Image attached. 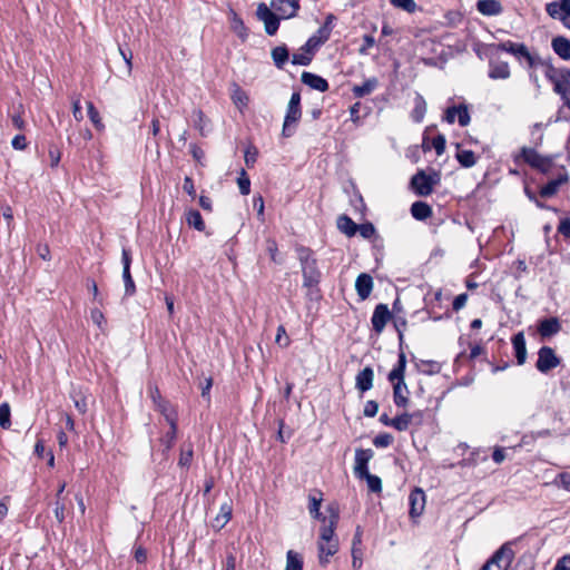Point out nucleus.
<instances>
[{
  "label": "nucleus",
  "instance_id": "de8ad7c7",
  "mask_svg": "<svg viewBox=\"0 0 570 570\" xmlns=\"http://www.w3.org/2000/svg\"><path fill=\"white\" fill-rule=\"evenodd\" d=\"M0 426L4 430H8L11 426L10 406L8 403H2L0 405Z\"/></svg>",
  "mask_w": 570,
  "mask_h": 570
},
{
  "label": "nucleus",
  "instance_id": "39448f33",
  "mask_svg": "<svg viewBox=\"0 0 570 570\" xmlns=\"http://www.w3.org/2000/svg\"><path fill=\"white\" fill-rule=\"evenodd\" d=\"M440 181L439 174L426 175L424 170H419L411 179V186L416 195L429 196L433 193V188Z\"/></svg>",
  "mask_w": 570,
  "mask_h": 570
},
{
  "label": "nucleus",
  "instance_id": "0eeeda50",
  "mask_svg": "<svg viewBox=\"0 0 570 570\" xmlns=\"http://www.w3.org/2000/svg\"><path fill=\"white\" fill-rule=\"evenodd\" d=\"M301 95L299 92H293L287 106V111L283 125V135L285 137L292 136L293 129L291 126L292 124H296L301 119Z\"/></svg>",
  "mask_w": 570,
  "mask_h": 570
},
{
  "label": "nucleus",
  "instance_id": "423d86ee",
  "mask_svg": "<svg viewBox=\"0 0 570 570\" xmlns=\"http://www.w3.org/2000/svg\"><path fill=\"white\" fill-rule=\"evenodd\" d=\"M514 553L508 544L500 547L481 570H508Z\"/></svg>",
  "mask_w": 570,
  "mask_h": 570
},
{
  "label": "nucleus",
  "instance_id": "dca6fc26",
  "mask_svg": "<svg viewBox=\"0 0 570 570\" xmlns=\"http://www.w3.org/2000/svg\"><path fill=\"white\" fill-rule=\"evenodd\" d=\"M374 380L373 368L370 366L364 367L360 371L355 377V387L364 393L372 389Z\"/></svg>",
  "mask_w": 570,
  "mask_h": 570
},
{
  "label": "nucleus",
  "instance_id": "2f4dec72",
  "mask_svg": "<svg viewBox=\"0 0 570 570\" xmlns=\"http://www.w3.org/2000/svg\"><path fill=\"white\" fill-rule=\"evenodd\" d=\"M187 224L194 227L198 232H203L205 229V223L200 213L196 209H190L186 213Z\"/></svg>",
  "mask_w": 570,
  "mask_h": 570
},
{
  "label": "nucleus",
  "instance_id": "e433bc0d",
  "mask_svg": "<svg viewBox=\"0 0 570 570\" xmlns=\"http://www.w3.org/2000/svg\"><path fill=\"white\" fill-rule=\"evenodd\" d=\"M326 511L328 513V518H326V522L323 524L322 528H331V529L335 530V528L338 523V519H340V510H338L337 504H335V503L330 504L327 507Z\"/></svg>",
  "mask_w": 570,
  "mask_h": 570
},
{
  "label": "nucleus",
  "instance_id": "864d4df0",
  "mask_svg": "<svg viewBox=\"0 0 570 570\" xmlns=\"http://www.w3.org/2000/svg\"><path fill=\"white\" fill-rule=\"evenodd\" d=\"M357 232L363 238L368 239L375 234V227L372 223H364L357 225Z\"/></svg>",
  "mask_w": 570,
  "mask_h": 570
},
{
  "label": "nucleus",
  "instance_id": "37998d69",
  "mask_svg": "<svg viewBox=\"0 0 570 570\" xmlns=\"http://www.w3.org/2000/svg\"><path fill=\"white\" fill-rule=\"evenodd\" d=\"M390 3L397 9H402L409 13H413L417 9V4L414 0H390Z\"/></svg>",
  "mask_w": 570,
  "mask_h": 570
},
{
  "label": "nucleus",
  "instance_id": "c03bdc74",
  "mask_svg": "<svg viewBox=\"0 0 570 570\" xmlns=\"http://www.w3.org/2000/svg\"><path fill=\"white\" fill-rule=\"evenodd\" d=\"M87 109H88V116H89V119L91 120V122L94 124V126L98 129V130H102L104 129V124L101 121V118H100V115H99V111L96 109V107L94 106L92 102H87Z\"/></svg>",
  "mask_w": 570,
  "mask_h": 570
},
{
  "label": "nucleus",
  "instance_id": "aec40b11",
  "mask_svg": "<svg viewBox=\"0 0 570 570\" xmlns=\"http://www.w3.org/2000/svg\"><path fill=\"white\" fill-rule=\"evenodd\" d=\"M355 289L361 299H366L373 289V278L368 274H360L355 281Z\"/></svg>",
  "mask_w": 570,
  "mask_h": 570
},
{
  "label": "nucleus",
  "instance_id": "f704fd0d",
  "mask_svg": "<svg viewBox=\"0 0 570 570\" xmlns=\"http://www.w3.org/2000/svg\"><path fill=\"white\" fill-rule=\"evenodd\" d=\"M194 456L193 444H184L180 449V454L178 459V465L181 468H189Z\"/></svg>",
  "mask_w": 570,
  "mask_h": 570
},
{
  "label": "nucleus",
  "instance_id": "4be33fe9",
  "mask_svg": "<svg viewBox=\"0 0 570 570\" xmlns=\"http://www.w3.org/2000/svg\"><path fill=\"white\" fill-rule=\"evenodd\" d=\"M476 9L483 16H498L503 11L502 4L498 0H479Z\"/></svg>",
  "mask_w": 570,
  "mask_h": 570
},
{
  "label": "nucleus",
  "instance_id": "412c9836",
  "mask_svg": "<svg viewBox=\"0 0 570 570\" xmlns=\"http://www.w3.org/2000/svg\"><path fill=\"white\" fill-rule=\"evenodd\" d=\"M233 507L230 502H224L220 505L219 513L215 517L213 521V527L219 531L222 530L232 519Z\"/></svg>",
  "mask_w": 570,
  "mask_h": 570
},
{
  "label": "nucleus",
  "instance_id": "8fccbe9b",
  "mask_svg": "<svg viewBox=\"0 0 570 570\" xmlns=\"http://www.w3.org/2000/svg\"><path fill=\"white\" fill-rule=\"evenodd\" d=\"M238 188L242 195H248L250 191V180L246 171L243 169L237 179Z\"/></svg>",
  "mask_w": 570,
  "mask_h": 570
},
{
  "label": "nucleus",
  "instance_id": "9b49d317",
  "mask_svg": "<svg viewBox=\"0 0 570 570\" xmlns=\"http://www.w3.org/2000/svg\"><path fill=\"white\" fill-rule=\"evenodd\" d=\"M271 6L283 19L295 17L299 9L298 0H272Z\"/></svg>",
  "mask_w": 570,
  "mask_h": 570
},
{
  "label": "nucleus",
  "instance_id": "4d7b16f0",
  "mask_svg": "<svg viewBox=\"0 0 570 570\" xmlns=\"http://www.w3.org/2000/svg\"><path fill=\"white\" fill-rule=\"evenodd\" d=\"M445 137L443 135H438L432 139V146L435 149V153L440 156L445 150Z\"/></svg>",
  "mask_w": 570,
  "mask_h": 570
},
{
  "label": "nucleus",
  "instance_id": "1a4fd4ad",
  "mask_svg": "<svg viewBox=\"0 0 570 570\" xmlns=\"http://www.w3.org/2000/svg\"><path fill=\"white\" fill-rule=\"evenodd\" d=\"M561 360L556 355L550 346H542L538 352L535 367L541 373H548L559 366Z\"/></svg>",
  "mask_w": 570,
  "mask_h": 570
},
{
  "label": "nucleus",
  "instance_id": "c85d7f7f",
  "mask_svg": "<svg viewBox=\"0 0 570 570\" xmlns=\"http://www.w3.org/2000/svg\"><path fill=\"white\" fill-rule=\"evenodd\" d=\"M155 407L164 415L168 424L177 423V412L168 401L164 399Z\"/></svg>",
  "mask_w": 570,
  "mask_h": 570
},
{
  "label": "nucleus",
  "instance_id": "49530a36",
  "mask_svg": "<svg viewBox=\"0 0 570 570\" xmlns=\"http://www.w3.org/2000/svg\"><path fill=\"white\" fill-rule=\"evenodd\" d=\"M360 479L366 480L370 491L374 493H379L382 491V481L379 476L373 475L368 472L366 476H361Z\"/></svg>",
  "mask_w": 570,
  "mask_h": 570
},
{
  "label": "nucleus",
  "instance_id": "72a5a7b5",
  "mask_svg": "<svg viewBox=\"0 0 570 570\" xmlns=\"http://www.w3.org/2000/svg\"><path fill=\"white\" fill-rule=\"evenodd\" d=\"M415 413H402L393 419V426L397 431H406L412 423Z\"/></svg>",
  "mask_w": 570,
  "mask_h": 570
},
{
  "label": "nucleus",
  "instance_id": "6e6d98bb",
  "mask_svg": "<svg viewBox=\"0 0 570 570\" xmlns=\"http://www.w3.org/2000/svg\"><path fill=\"white\" fill-rule=\"evenodd\" d=\"M65 510H66V504L62 501V499H57L56 508H55V518L57 519V521L59 523H62L66 518Z\"/></svg>",
  "mask_w": 570,
  "mask_h": 570
},
{
  "label": "nucleus",
  "instance_id": "680f3d73",
  "mask_svg": "<svg viewBox=\"0 0 570 570\" xmlns=\"http://www.w3.org/2000/svg\"><path fill=\"white\" fill-rule=\"evenodd\" d=\"M406 320L403 318V317H397L395 321H394V327L397 332V336H399V341L402 343L403 342V338H404V330L406 327Z\"/></svg>",
  "mask_w": 570,
  "mask_h": 570
},
{
  "label": "nucleus",
  "instance_id": "6e6552de",
  "mask_svg": "<svg viewBox=\"0 0 570 570\" xmlns=\"http://www.w3.org/2000/svg\"><path fill=\"white\" fill-rule=\"evenodd\" d=\"M521 157L531 167L547 174L552 167V158L544 157L538 154L534 149L523 147L521 149Z\"/></svg>",
  "mask_w": 570,
  "mask_h": 570
},
{
  "label": "nucleus",
  "instance_id": "13d9d810",
  "mask_svg": "<svg viewBox=\"0 0 570 570\" xmlns=\"http://www.w3.org/2000/svg\"><path fill=\"white\" fill-rule=\"evenodd\" d=\"M377 411H379L377 402L370 400L365 403L363 413L367 417H374L377 414Z\"/></svg>",
  "mask_w": 570,
  "mask_h": 570
},
{
  "label": "nucleus",
  "instance_id": "e2e57ef3",
  "mask_svg": "<svg viewBox=\"0 0 570 570\" xmlns=\"http://www.w3.org/2000/svg\"><path fill=\"white\" fill-rule=\"evenodd\" d=\"M91 321L100 328H102V324L105 323V316L99 308H92L90 312Z\"/></svg>",
  "mask_w": 570,
  "mask_h": 570
},
{
  "label": "nucleus",
  "instance_id": "052dcab7",
  "mask_svg": "<svg viewBox=\"0 0 570 570\" xmlns=\"http://www.w3.org/2000/svg\"><path fill=\"white\" fill-rule=\"evenodd\" d=\"M148 393H149V396H150L154 405L158 404L160 401L164 400L158 386L155 384H151V383L148 384Z\"/></svg>",
  "mask_w": 570,
  "mask_h": 570
},
{
  "label": "nucleus",
  "instance_id": "20e7f679",
  "mask_svg": "<svg viewBox=\"0 0 570 570\" xmlns=\"http://www.w3.org/2000/svg\"><path fill=\"white\" fill-rule=\"evenodd\" d=\"M299 261L302 264L304 286L311 287L318 284L321 273L317 269L316 259L313 257L312 252L307 248H302L299 250Z\"/></svg>",
  "mask_w": 570,
  "mask_h": 570
},
{
  "label": "nucleus",
  "instance_id": "6ab92c4d",
  "mask_svg": "<svg viewBox=\"0 0 570 570\" xmlns=\"http://www.w3.org/2000/svg\"><path fill=\"white\" fill-rule=\"evenodd\" d=\"M568 179H569V176H568L567 171H564L563 174H560L557 178L551 179L550 181H548L547 185L541 187L540 196L548 198V197L556 195L557 191L559 190L560 186L566 184L568 181Z\"/></svg>",
  "mask_w": 570,
  "mask_h": 570
},
{
  "label": "nucleus",
  "instance_id": "bf43d9fd",
  "mask_svg": "<svg viewBox=\"0 0 570 570\" xmlns=\"http://www.w3.org/2000/svg\"><path fill=\"white\" fill-rule=\"evenodd\" d=\"M334 20L333 14H328L326 17V21L322 28L318 29V33L322 36L323 40H327L331 33V24Z\"/></svg>",
  "mask_w": 570,
  "mask_h": 570
},
{
  "label": "nucleus",
  "instance_id": "5fc2aeb1",
  "mask_svg": "<svg viewBox=\"0 0 570 570\" xmlns=\"http://www.w3.org/2000/svg\"><path fill=\"white\" fill-rule=\"evenodd\" d=\"M275 342L282 347H287L289 345V338L286 335V331L283 325H279L277 327V334L275 337Z\"/></svg>",
  "mask_w": 570,
  "mask_h": 570
},
{
  "label": "nucleus",
  "instance_id": "b1692460",
  "mask_svg": "<svg viewBox=\"0 0 570 570\" xmlns=\"http://www.w3.org/2000/svg\"><path fill=\"white\" fill-rule=\"evenodd\" d=\"M512 344L515 352L517 362L519 365L524 364L527 360V347H525V338L522 332L515 334L512 337Z\"/></svg>",
  "mask_w": 570,
  "mask_h": 570
},
{
  "label": "nucleus",
  "instance_id": "9d476101",
  "mask_svg": "<svg viewBox=\"0 0 570 570\" xmlns=\"http://www.w3.org/2000/svg\"><path fill=\"white\" fill-rule=\"evenodd\" d=\"M257 17L264 22L267 35L273 36L279 27V18L265 4L259 3L257 7Z\"/></svg>",
  "mask_w": 570,
  "mask_h": 570
},
{
  "label": "nucleus",
  "instance_id": "4c0bfd02",
  "mask_svg": "<svg viewBox=\"0 0 570 570\" xmlns=\"http://www.w3.org/2000/svg\"><path fill=\"white\" fill-rule=\"evenodd\" d=\"M322 500L323 499L321 493L318 498H316L315 495H309L308 510L313 518L321 520L323 523H325L326 517H323L322 513L320 512Z\"/></svg>",
  "mask_w": 570,
  "mask_h": 570
},
{
  "label": "nucleus",
  "instance_id": "69168bd1",
  "mask_svg": "<svg viewBox=\"0 0 570 570\" xmlns=\"http://www.w3.org/2000/svg\"><path fill=\"white\" fill-rule=\"evenodd\" d=\"M553 570H570V554H567V556H563L562 558H560Z\"/></svg>",
  "mask_w": 570,
  "mask_h": 570
},
{
  "label": "nucleus",
  "instance_id": "5701e85b",
  "mask_svg": "<svg viewBox=\"0 0 570 570\" xmlns=\"http://www.w3.org/2000/svg\"><path fill=\"white\" fill-rule=\"evenodd\" d=\"M561 326L556 317L546 318L540 322L538 332L542 337H550L560 331Z\"/></svg>",
  "mask_w": 570,
  "mask_h": 570
},
{
  "label": "nucleus",
  "instance_id": "f8f14e48",
  "mask_svg": "<svg viewBox=\"0 0 570 570\" xmlns=\"http://www.w3.org/2000/svg\"><path fill=\"white\" fill-rule=\"evenodd\" d=\"M392 314L385 304H379L375 306L371 322L373 330L381 334L386 326L387 322L391 320Z\"/></svg>",
  "mask_w": 570,
  "mask_h": 570
},
{
  "label": "nucleus",
  "instance_id": "a211bd4d",
  "mask_svg": "<svg viewBox=\"0 0 570 570\" xmlns=\"http://www.w3.org/2000/svg\"><path fill=\"white\" fill-rule=\"evenodd\" d=\"M554 53L562 60H570V40L563 36H557L551 40Z\"/></svg>",
  "mask_w": 570,
  "mask_h": 570
},
{
  "label": "nucleus",
  "instance_id": "f03ea898",
  "mask_svg": "<svg viewBox=\"0 0 570 570\" xmlns=\"http://www.w3.org/2000/svg\"><path fill=\"white\" fill-rule=\"evenodd\" d=\"M544 76L553 85V91L561 97L563 105L570 109V69L547 63Z\"/></svg>",
  "mask_w": 570,
  "mask_h": 570
},
{
  "label": "nucleus",
  "instance_id": "58836bf2",
  "mask_svg": "<svg viewBox=\"0 0 570 570\" xmlns=\"http://www.w3.org/2000/svg\"><path fill=\"white\" fill-rule=\"evenodd\" d=\"M456 159L462 167L470 168L476 163V157L472 150H459L456 153Z\"/></svg>",
  "mask_w": 570,
  "mask_h": 570
},
{
  "label": "nucleus",
  "instance_id": "a878e982",
  "mask_svg": "<svg viewBox=\"0 0 570 570\" xmlns=\"http://www.w3.org/2000/svg\"><path fill=\"white\" fill-rule=\"evenodd\" d=\"M377 83L379 82H377L376 78H370V79L365 80L362 85L354 86L352 89L353 95L356 98L365 97L375 90V88L377 87Z\"/></svg>",
  "mask_w": 570,
  "mask_h": 570
},
{
  "label": "nucleus",
  "instance_id": "09e8293b",
  "mask_svg": "<svg viewBox=\"0 0 570 570\" xmlns=\"http://www.w3.org/2000/svg\"><path fill=\"white\" fill-rule=\"evenodd\" d=\"M122 278L125 283V295L132 296L136 292V286L131 277L130 269L122 271Z\"/></svg>",
  "mask_w": 570,
  "mask_h": 570
},
{
  "label": "nucleus",
  "instance_id": "79ce46f5",
  "mask_svg": "<svg viewBox=\"0 0 570 570\" xmlns=\"http://www.w3.org/2000/svg\"><path fill=\"white\" fill-rule=\"evenodd\" d=\"M177 436V423L169 424V431L161 438V444L165 446V450L169 451Z\"/></svg>",
  "mask_w": 570,
  "mask_h": 570
},
{
  "label": "nucleus",
  "instance_id": "f3484780",
  "mask_svg": "<svg viewBox=\"0 0 570 570\" xmlns=\"http://www.w3.org/2000/svg\"><path fill=\"white\" fill-rule=\"evenodd\" d=\"M301 80L304 85L321 92H325L328 89V82L326 79L308 71H304L302 73Z\"/></svg>",
  "mask_w": 570,
  "mask_h": 570
},
{
  "label": "nucleus",
  "instance_id": "c9c22d12",
  "mask_svg": "<svg viewBox=\"0 0 570 570\" xmlns=\"http://www.w3.org/2000/svg\"><path fill=\"white\" fill-rule=\"evenodd\" d=\"M230 28L239 38L245 39L247 37V30L242 18L234 11H232Z\"/></svg>",
  "mask_w": 570,
  "mask_h": 570
},
{
  "label": "nucleus",
  "instance_id": "c756f323",
  "mask_svg": "<svg viewBox=\"0 0 570 570\" xmlns=\"http://www.w3.org/2000/svg\"><path fill=\"white\" fill-rule=\"evenodd\" d=\"M337 228L347 237H352L357 233V224L346 215H342L337 218Z\"/></svg>",
  "mask_w": 570,
  "mask_h": 570
},
{
  "label": "nucleus",
  "instance_id": "2eb2a0df",
  "mask_svg": "<svg viewBox=\"0 0 570 570\" xmlns=\"http://www.w3.org/2000/svg\"><path fill=\"white\" fill-rule=\"evenodd\" d=\"M521 63H525L529 68L544 67L548 62H544L539 56L532 55L529 49L521 45L518 55L514 56Z\"/></svg>",
  "mask_w": 570,
  "mask_h": 570
},
{
  "label": "nucleus",
  "instance_id": "bb28decb",
  "mask_svg": "<svg viewBox=\"0 0 570 570\" xmlns=\"http://www.w3.org/2000/svg\"><path fill=\"white\" fill-rule=\"evenodd\" d=\"M411 214L417 220H424L432 216V208L424 202H415L411 206Z\"/></svg>",
  "mask_w": 570,
  "mask_h": 570
},
{
  "label": "nucleus",
  "instance_id": "a18cd8bd",
  "mask_svg": "<svg viewBox=\"0 0 570 570\" xmlns=\"http://www.w3.org/2000/svg\"><path fill=\"white\" fill-rule=\"evenodd\" d=\"M313 52L308 50H303L302 52H296L292 56V63L298 66H307L312 61Z\"/></svg>",
  "mask_w": 570,
  "mask_h": 570
},
{
  "label": "nucleus",
  "instance_id": "774afa93",
  "mask_svg": "<svg viewBox=\"0 0 570 570\" xmlns=\"http://www.w3.org/2000/svg\"><path fill=\"white\" fill-rule=\"evenodd\" d=\"M558 232L564 237H570V218H564L560 222Z\"/></svg>",
  "mask_w": 570,
  "mask_h": 570
},
{
  "label": "nucleus",
  "instance_id": "a19ab883",
  "mask_svg": "<svg viewBox=\"0 0 570 570\" xmlns=\"http://www.w3.org/2000/svg\"><path fill=\"white\" fill-rule=\"evenodd\" d=\"M303 560L301 556L293 550L287 551L285 570H302Z\"/></svg>",
  "mask_w": 570,
  "mask_h": 570
},
{
  "label": "nucleus",
  "instance_id": "7ed1b4c3",
  "mask_svg": "<svg viewBox=\"0 0 570 570\" xmlns=\"http://www.w3.org/2000/svg\"><path fill=\"white\" fill-rule=\"evenodd\" d=\"M338 550V540L335 538V530L331 528H321L318 540V559L322 566L330 562Z\"/></svg>",
  "mask_w": 570,
  "mask_h": 570
},
{
  "label": "nucleus",
  "instance_id": "cd10ccee",
  "mask_svg": "<svg viewBox=\"0 0 570 570\" xmlns=\"http://www.w3.org/2000/svg\"><path fill=\"white\" fill-rule=\"evenodd\" d=\"M546 11L551 18L560 20L561 22L568 19L567 16H569L566 11L562 0L560 2L554 1L548 3L546 6Z\"/></svg>",
  "mask_w": 570,
  "mask_h": 570
},
{
  "label": "nucleus",
  "instance_id": "473e14b6",
  "mask_svg": "<svg viewBox=\"0 0 570 570\" xmlns=\"http://www.w3.org/2000/svg\"><path fill=\"white\" fill-rule=\"evenodd\" d=\"M232 100L239 110H243L248 105L247 94L237 85L234 86Z\"/></svg>",
  "mask_w": 570,
  "mask_h": 570
},
{
  "label": "nucleus",
  "instance_id": "3c124183",
  "mask_svg": "<svg viewBox=\"0 0 570 570\" xmlns=\"http://www.w3.org/2000/svg\"><path fill=\"white\" fill-rule=\"evenodd\" d=\"M458 122L461 127H465L470 124L471 117L465 105L458 106Z\"/></svg>",
  "mask_w": 570,
  "mask_h": 570
},
{
  "label": "nucleus",
  "instance_id": "0e129e2a",
  "mask_svg": "<svg viewBox=\"0 0 570 570\" xmlns=\"http://www.w3.org/2000/svg\"><path fill=\"white\" fill-rule=\"evenodd\" d=\"M522 43H515L512 41H507L500 45V48L513 56L518 55L519 48H521Z\"/></svg>",
  "mask_w": 570,
  "mask_h": 570
},
{
  "label": "nucleus",
  "instance_id": "7c9ffc66",
  "mask_svg": "<svg viewBox=\"0 0 570 570\" xmlns=\"http://www.w3.org/2000/svg\"><path fill=\"white\" fill-rule=\"evenodd\" d=\"M426 112V101L422 95L416 94L414 98V108L412 111V118L415 122H421Z\"/></svg>",
  "mask_w": 570,
  "mask_h": 570
},
{
  "label": "nucleus",
  "instance_id": "338daca9",
  "mask_svg": "<svg viewBox=\"0 0 570 570\" xmlns=\"http://www.w3.org/2000/svg\"><path fill=\"white\" fill-rule=\"evenodd\" d=\"M558 482L562 489L570 492V473L562 472L558 475Z\"/></svg>",
  "mask_w": 570,
  "mask_h": 570
},
{
  "label": "nucleus",
  "instance_id": "f257e3e1",
  "mask_svg": "<svg viewBox=\"0 0 570 570\" xmlns=\"http://www.w3.org/2000/svg\"><path fill=\"white\" fill-rule=\"evenodd\" d=\"M406 367V356L404 352L399 354L397 364L389 373V381L393 383V401L397 407L409 405V390L404 381Z\"/></svg>",
  "mask_w": 570,
  "mask_h": 570
},
{
  "label": "nucleus",
  "instance_id": "603ef678",
  "mask_svg": "<svg viewBox=\"0 0 570 570\" xmlns=\"http://www.w3.org/2000/svg\"><path fill=\"white\" fill-rule=\"evenodd\" d=\"M392 442H393V436L391 434H389V433H380L373 440V444L376 448H386Z\"/></svg>",
  "mask_w": 570,
  "mask_h": 570
},
{
  "label": "nucleus",
  "instance_id": "4468645a",
  "mask_svg": "<svg viewBox=\"0 0 570 570\" xmlns=\"http://www.w3.org/2000/svg\"><path fill=\"white\" fill-rule=\"evenodd\" d=\"M411 518L420 517L425 508V493L422 489L415 488L409 497Z\"/></svg>",
  "mask_w": 570,
  "mask_h": 570
},
{
  "label": "nucleus",
  "instance_id": "393cba45",
  "mask_svg": "<svg viewBox=\"0 0 570 570\" xmlns=\"http://www.w3.org/2000/svg\"><path fill=\"white\" fill-rule=\"evenodd\" d=\"M489 77L492 79H507L510 77V67L508 62H491Z\"/></svg>",
  "mask_w": 570,
  "mask_h": 570
},
{
  "label": "nucleus",
  "instance_id": "ea45409f",
  "mask_svg": "<svg viewBox=\"0 0 570 570\" xmlns=\"http://www.w3.org/2000/svg\"><path fill=\"white\" fill-rule=\"evenodd\" d=\"M272 58L276 67L282 68L288 60V50L285 46H278L272 50Z\"/></svg>",
  "mask_w": 570,
  "mask_h": 570
},
{
  "label": "nucleus",
  "instance_id": "ddd939ff",
  "mask_svg": "<svg viewBox=\"0 0 570 570\" xmlns=\"http://www.w3.org/2000/svg\"><path fill=\"white\" fill-rule=\"evenodd\" d=\"M373 455L374 453L371 449H357L355 451L354 473L358 479L361 476H366L368 473L367 464Z\"/></svg>",
  "mask_w": 570,
  "mask_h": 570
}]
</instances>
